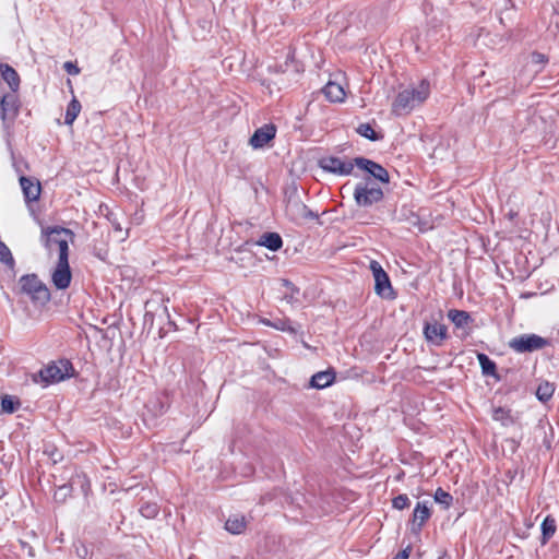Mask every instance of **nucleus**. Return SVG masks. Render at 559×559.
Returning <instances> with one entry per match:
<instances>
[{"instance_id": "nucleus-1", "label": "nucleus", "mask_w": 559, "mask_h": 559, "mask_svg": "<svg viewBox=\"0 0 559 559\" xmlns=\"http://www.w3.org/2000/svg\"><path fill=\"white\" fill-rule=\"evenodd\" d=\"M430 95V84L423 80L417 85H411L401 91L392 103V114L406 116L421 106Z\"/></svg>"}, {"instance_id": "nucleus-2", "label": "nucleus", "mask_w": 559, "mask_h": 559, "mask_svg": "<svg viewBox=\"0 0 559 559\" xmlns=\"http://www.w3.org/2000/svg\"><path fill=\"white\" fill-rule=\"evenodd\" d=\"M74 234L63 227H51L43 229V242L49 254L57 253L58 259L69 258V242H72Z\"/></svg>"}, {"instance_id": "nucleus-3", "label": "nucleus", "mask_w": 559, "mask_h": 559, "mask_svg": "<svg viewBox=\"0 0 559 559\" xmlns=\"http://www.w3.org/2000/svg\"><path fill=\"white\" fill-rule=\"evenodd\" d=\"M72 370V364L67 359H61L40 369L38 377L45 385H48L71 377Z\"/></svg>"}, {"instance_id": "nucleus-4", "label": "nucleus", "mask_w": 559, "mask_h": 559, "mask_svg": "<svg viewBox=\"0 0 559 559\" xmlns=\"http://www.w3.org/2000/svg\"><path fill=\"white\" fill-rule=\"evenodd\" d=\"M21 288L29 295L34 300L41 304L50 299L48 288L41 283L36 275H26L20 280Z\"/></svg>"}, {"instance_id": "nucleus-5", "label": "nucleus", "mask_w": 559, "mask_h": 559, "mask_svg": "<svg viewBox=\"0 0 559 559\" xmlns=\"http://www.w3.org/2000/svg\"><path fill=\"white\" fill-rule=\"evenodd\" d=\"M547 340L536 334H522L509 342L510 348L516 353H527L544 348Z\"/></svg>"}, {"instance_id": "nucleus-6", "label": "nucleus", "mask_w": 559, "mask_h": 559, "mask_svg": "<svg viewBox=\"0 0 559 559\" xmlns=\"http://www.w3.org/2000/svg\"><path fill=\"white\" fill-rule=\"evenodd\" d=\"M382 198V190L369 182L358 183L354 191V199L359 206H371L381 201Z\"/></svg>"}, {"instance_id": "nucleus-7", "label": "nucleus", "mask_w": 559, "mask_h": 559, "mask_svg": "<svg viewBox=\"0 0 559 559\" xmlns=\"http://www.w3.org/2000/svg\"><path fill=\"white\" fill-rule=\"evenodd\" d=\"M370 270L372 271L374 278V290L382 298H393L394 293L391 286L390 278L388 274L384 272L382 266L377 261L370 262Z\"/></svg>"}, {"instance_id": "nucleus-8", "label": "nucleus", "mask_w": 559, "mask_h": 559, "mask_svg": "<svg viewBox=\"0 0 559 559\" xmlns=\"http://www.w3.org/2000/svg\"><path fill=\"white\" fill-rule=\"evenodd\" d=\"M320 167L329 173L347 176L352 174L355 163L350 160H344L340 157L325 156L319 160Z\"/></svg>"}, {"instance_id": "nucleus-9", "label": "nucleus", "mask_w": 559, "mask_h": 559, "mask_svg": "<svg viewBox=\"0 0 559 559\" xmlns=\"http://www.w3.org/2000/svg\"><path fill=\"white\" fill-rule=\"evenodd\" d=\"M72 274L68 259H58L57 264L52 271L51 280L58 289H66L71 283Z\"/></svg>"}, {"instance_id": "nucleus-10", "label": "nucleus", "mask_w": 559, "mask_h": 559, "mask_svg": "<svg viewBox=\"0 0 559 559\" xmlns=\"http://www.w3.org/2000/svg\"><path fill=\"white\" fill-rule=\"evenodd\" d=\"M19 99L17 96L12 94H5L0 100V117L4 124L12 122L19 114Z\"/></svg>"}, {"instance_id": "nucleus-11", "label": "nucleus", "mask_w": 559, "mask_h": 559, "mask_svg": "<svg viewBox=\"0 0 559 559\" xmlns=\"http://www.w3.org/2000/svg\"><path fill=\"white\" fill-rule=\"evenodd\" d=\"M431 516V510L427 501H420L416 504L411 519V531L414 534H419L425 523Z\"/></svg>"}, {"instance_id": "nucleus-12", "label": "nucleus", "mask_w": 559, "mask_h": 559, "mask_svg": "<svg viewBox=\"0 0 559 559\" xmlns=\"http://www.w3.org/2000/svg\"><path fill=\"white\" fill-rule=\"evenodd\" d=\"M354 163L359 169L366 170L372 177L380 180L381 182H389V174L381 165L364 157L355 158Z\"/></svg>"}, {"instance_id": "nucleus-13", "label": "nucleus", "mask_w": 559, "mask_h": 559, "mask_svg": "<svg viewBox=\"0 0 559 559\" xmlns=\"http://www.w3.org/2000/svg\"><path fill=\"white\" fill-rule=\"evenodd\" d=\"M275 134L276 128L274 124H264L254 131L249 143L253 148H262L275 138Z\"/></svg>"}, {"instance_id": "nucleus-14", "label": "nucleus", "mask_w": 559, "mask_h": 559, "mask_svg": "<svg viewBox=\"0 0 559 559\" xmlns=\"http://www.w3.org/2000/svg\"><path fill=\"white\" fill-rule=\"evenodd\" d=\"M287 213L297 223L313 219L316 215L301 202L294 201L287 205Z\"/></svg>"}, {"instance_id": "nucleus-15", "label": "nucleus", "mask_w": 559, "mask_h": 559, "mask_svg": "<svg viewBox=\"0 0 559 559\" xmlns=\"http://www.w3.org/2000/svg\"><path fill=\"white\" fill-rule=\"evenodd\" d=\"M424 334L428 342L440 345L447 337V328L438 322L427 323L424 328Z\"/></svg>"}, {"instance_id": "nucleus-16", "label": "nucleus", "mask_w": 559, "mask_h": 559, "mask_svg": "<svg viewBox=\"0 0 559 559\" xmlns=\"http://www.w3.org/2000/svg\"><path fill=\"white\" fill-rule=\"evenodd\" d=\"M325 97L333 103H342L345 99L346 93L343 86L336 82H328L322 90Z\"/></svg>"}, {"instance_id": "nucleus-17", "label": "nucleus", "mask_w": 559, "mask_h": 559, "mask_svg": "<svg viewBox=\"0 0 559 559\" xmlns=\"http://www.w3.org/2000/svg\"><path fill=\"white\" fill-rule=\"evenodd\" d=\"M335 380V372L332 369L319 371L311 377L310 385L316 389H324Z\"/></svg>"}, {"instance_id": "nucleus-18", "label": "nucleus", "mask_w": 559, "mask_h": 559, "mask_svg": "<svg viewBox=\"0 0 559 559\" xmlns=\"http://www.w3.org/2000/svg\"><path fill=\"white\" fill-rule=\"evenodd\" d=\"M20 183L22 190L24 192L25 198L28 201H36L40 195V185L39 182L33 181L31 178L21 177Z\"/></svg>"}, {"instance_id": "nucleus-19", "label": "nucleus", "mask_w": 559, "mask_h": 559, "mask_svg": "<svg viewBox=\"0 0 559 559\" xmlns=\"http://www.w3.org/2000/svg\"><path fill=\"white\" fill-rule=\"evenodd\" d=\"M0 73L2 79L8 83L13 92L20 87V76L17 72L9 64H0Z\"/></svg>"}, {"instance_id": "nucleus-20", "label": "nucleus", "mask_w": 559, "mask_h": 559, "mask_svg": "<svg viewBox=\"0 0 559 559\" xmlns=\"http://www.w3.org/2000/svg\"><path fill=\"white\" fill-rule=\"evenodd\" d=\"M247 522L243 515L235 514L227 519L225 528L231 534H240L245 531Z\"/></svg>"}, {"instance_id": "nucleus-21", "label": "nucleus", "mask_w": 559, "mask_h": 559, "mask_svg": "<svg viewBox=\"0 0 559 559\" xmlns=\"http://www.w3.org/2000/svg\"><path fill=\"white\" fill-rule=\"evenodd\" d=\"M260 246H264L270 250L276 251L283 246L282 238L276 233L263 234L258 241Z\"/></svg>"}, {"instance_id": "nucleus-22", "label": "nucleus", "mask_w": 559, "mask_h": 559, "mask_svg": "<svg viewBox=\"0 0 559 559\" xmlns=\"http://www.w3.org/2000/svg\"><path fill=\"white\" fill-rule=\"evenodd\" d=\"M448 318L456 328H464L471 322V317L466 311L452 309L448 312Z\"/></svg>"}, {"instance_id": "nucleus-23", "label": "nucleus", "mask_w": 559, "mask_h": 559, "mask_svg": "<svg viewBox=\"0 0 559 559\" xmlns=\"http://www.w3.org/2000/svg\"><path fill=\"white\" fill-rule=\"evenodd\" d=\"M81 111V104L80 102L74 97L68 105L64 122L68 126H71L74 120L78 118L79 114Z\"/></svg>"}, {"instance_id": "nucleus-24", "label": "nucleus", "mask_w": 559, "mask_h": 559, "mask_svg": "<svg viewBox=\"0 0 559 559\" xmlns=\"http://www.w3.org/2000/svg\"><path fill=\"white\" fill-rule=\"evenodd\" d=\"M556 532V521L555 519L547 516L542 523V533H543V544H546L547 540L555 534Z\"/></svg>"}, {"instance_id": "nucleus-25", "label": "nucleus", "mask_w": 559, "mask_h": 559, "mask_svg": "<svg viewBox=\"0 0 559 559\" xmlns=\"http://www.w3.org/2000/svg\"><path fill=\"white\" fill-rule=\"evenodd\" d=\"M20 407V402L12 395H4L1 399V409L3 413L12 414Z\"/></svg>"}, {"instance_id": "nucleus-26", "label": "nucleus", "mask_w": 559, "mask_h": 559, "mask_svg": "<svg viewBox=\"0 0 559 559\" xmlns=\"http://www.w3.org/2000/svg\"><path fill=\"white\" fill-rule=\"evenodd\" d=\"M477 359L479 361L484 374H495L496 364L487 355L480 353L477 355Z\"/></svg>"}, {"instance_id": "nucleus-27", "label": "nucleus", "mask_w": 559, "mask_h": 559, "mask_svg": "<svg viewBox=\"0 0 559 559\" xmlns=\"http://www.w3.org/2000/svg\"><path fill=\"white\" fill-rule=\"evenodd\" d=\"M554 386L549 382L540 383L536 391V396L539 401L546 402L548 401L552 394H554Z\"/></svg>"}, {"instance_id": "nucleus-28", "label": "nucleus", "mask_w": 559, "mask_h": 559, "mask_svg": "<svg viewBox=\"0 0 559 559\" xmlns=\"http://www.w3.org/2000/svg\"><path fill=\"white\" fill-rule=\"evenodd\" d=\"M284 286L286 287V292L284 294V299L288 304H294L298 300L297 296L299 294V289L296 288L292 283L288 281L283 282Z\"/></svg>"}, {"instance_id": "nucleus-29", "label": "nucleus", "mask_w": 559, "mask_h": 559, "mask_svg": "<svg viewBox=\"0 0 559 559\" xmlns=\"http://www.w3.org/2000/svg\"><path fill=\"white\" fill-rule=\"evenodd\" d=\"M272 328L283 331L289 332L292 334L296 333V329L292 325L290 321L286 318L276 319L272 322Z\"/></svg>"}, {"instance_id": "nucleus-30", "label": "nucleus", "mask_w": 559, "mask_h": 559, "mask_svg": "<svg viewBox=\"0 0 559 559\" xmlns=\"http://www.w3.org/2000/svg\"><path fill=\"white\" fill-rule=\"evenodd\" d=\"M452 496L444 491L442 488H438L435 492V501L440 503V504H443L444 508H449L452 503Z\"/></svg>"}, {"instance_id": "nucleus-31", "label": "nucleus", "mask_w": 559, "mask_h": 559, "mask_svg": "<svg viewBox=\"0 0 559 559\" xmlns=\"http://www.w3.org/2000/svg\"><path fill=\"white\" fill-rule=\"evenodd\" d=\"M357 132H358L361 136L367 138V139H369V140H372V141L378 140V136H377L376 131L373 130V128H372L369 123H361V124L357 128Z\"/></svg>"}, {"instance_id": "nucleus-32", "label": "nucleus", "mask_w": 559, "mask_h": 559, "mask_svg": "<svg viewBox=\"0 0 559 559\" xmlns=\"http://www.w3.org/2000/svg\"><path fill=\"white\" fill-rule=\"evenodd\" d=\"M393 508L397 510H404L409 507V498L407 495H399L392 500Z\"/></svg>"}, {"instance_id": "nucleus-33", "label": "nucleus", "mask_w": 559, "mask_h": 559, "mask_svg": "<svg viewBox=\"0 0 559 559\" xmlns=\"http://www.w3.org/2000/svg\"><path fill=\"white\" fill-rule=\"evenodd\" d=\"M140 512L143 516L153 519L157 515L158 508L155 503H147L140 509Z\"/></svg>"}, {"instance_id": "nucleus-34", "label": "nucleus", "mask_w": 559, "mask_h": 559, "mask_svg": "<svg viewBox=\"0 0 559 559\" xmlns=\"http://www.w3.org/2000/svg\"><path fill=\"white\" fill-rule=\"evenodd\" d=\"M492 418L502 424H507L510 420V415L507 409L498 407L493 409Z\"/></svg>"}, {"instance_id": "nucleus-35", "label": "nucleus", "mask_w": 559, "mask_h": 559, "mask_svg": "<svg viewBox=\"0 0 559 559\" xmlns=\"http://www.w3.org/2000/svg\"><path fill=\"white\" fill-rule=\"evenodd\" d=\"M0 261L4 263H13V258L10 249L5 246V243L0 241Z\"/></svg>"}, {"instance_id": "nucleus-36", "label": "nucleus", "mask_w": 559, "mask_h": 559, "mask_svg": "<svg viewBox=\"0 0 559 559\" xmlns=\"http://www.w3.org/2000/svg\"><path fill=\"white\" fill-rule=\"evenodd\" d=\"M71 492V488L69 486H61L58 488V490L55 492V499L59 501H63L67 496H69Z\"/></svg>"}, {"instance_id": "nucleus-37", "label": "nucleus", "mask_w": 559, "mask_h": 559, "mask_svg": "<svg viewBox=\"0 0 559 559\" xmlns=\"http://www.w3.org/2000/svg\"><path fill=\"white\" fill-rule=\"evenodd\" d=\"M63 69L69 73L70 75H78L80 73V69L76 64H74L71 61H67L63 64Z\"/></svg>"}, {"instance_id": "nucleus-38", "label": "nucleus", "mask_w": 559, "mask_h": 559, "mask_svg": "<svg viewBox=\"0 0 559 559\" xmlns=\"http://www.w3.org/2000/svg\"><path fill=\"white\" fill-rule=\"evenodd\" d=\"M409 551H411V548L407 547L406 549L400 551L393 559H408Z\"/></svg>"}, {"instance_id": "nucleus-39", "label": "nucleus", "mask_w": 559, "mask_h": 559, "mask_svg": "<svg viewBox=\"0 0 559 559\" xmlns=\"http://www.w3.org/2000/svg\"><path fill=\"white\" fill-rule=\"evenodd\" d=\"M533 60L536 63H543L545 61V58H544V55H542V53H534Z\"/></svg>"}, {"instance_id": "nucleus-40", "label": "nucleus", "mask_w": 559, "mask_h": 559, "mask_svg": "<svg viewBox=\"0 0 559 559\" xmlns=\"http://www.w3.org/2000/svg\"><path fill=\"white\" fill-rule=\"evenodd\" d=\"M260 322H261L262 324H264V325L272 326V322H273V321H271V320H269V319L263 318V319H260Z\"/></svg>"}, {"instance_id": "nucleus-41", "label": "nucleus", "mask_w": 559, "mask_h": 559, "mask_svg": "<svg viewBox=\"0 0 559 559\" xmlns=\"http://www.w3.org/2000/svg\"><path fill=\"white\" fill-rule=\"evenodd\" d=\"M515 215H516V213H515V212H513V211H510V212L508 213V216H509V218H510V219H513Z\"/></svg>"}]
</instances>
